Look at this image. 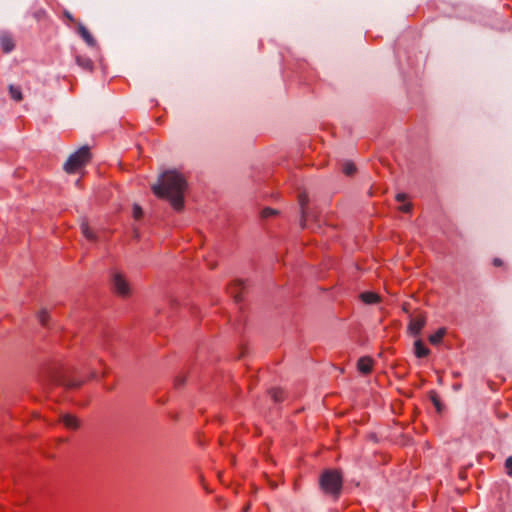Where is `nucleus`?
Listing matches in <instances>:
<instances>
[{
  "label": "nucleus",
  "mask_w": 512,
  "mask_h": 512,
  "mask_svg": "<svg viewBox=\"0 0 512 512\" xmlns=\"http://www.w3.org/2000/svg\"><path fill=\"white\" fill-rule=\"evenodd\" d=\"M186 187V180L180 173L168 170L158 177V181L151 186V189L157 197L168 200L174 209L181 210Z\"/></svg>",
  "instance_id": "obj_1"
},
{
  "label": "nucleus",
  "mask_w": 512,
  "mask_h": 512,
  "mask_svg": "<svg viewBox=\"0 0 512 512\" xmlns=\"http://www.w3.org/2000/svg\"><path fill=\"white\" fill-rule=\"evenodd\" d=\"M319 484L325 494L337 499L342 490V476L336 470H326L320 476Z\"/></svg>",
  "instance_id": "obj_2"
},
{
  "label": "nucleus",
  "mask_w": 512,
  "mask_h": 512,
  "mask_svg": "<svg viewBox=\"0 0 512 512\" xmlns=\"http://www.w3.org/2000/svg\"><path fill=\"white\" fill-rule=\"evenodd\" d=\"M90 160V151L88 146H83L69 156L64 164V170L67 173H74Z\"/></svg>",
  "instance_id": "obj_3"
},
{
  "label": "nucleus",
  "mask_w": 512,
  "mask_h": 512,
  "mask_svg": "<svg viewBox=\"0 0 512 512\" xmlns=\"http://www.w3.org/2000/svg\"><path fill=\"white\" fill-rule=\"evenodd\" d=\"M111 284L113 291L121 296L128 297L131 293V288L129 282L125 278V276L120 272H113L111 276Z\"/></svg>",
  "instance_id": "obj_4"
},
{
  "label": "nucleus",
  "mask_w": 512,
  "mask_h": 512,
  "mask_svg": "<svg viewBox=\"0 0 512 512\" xmlns=\"http://www.w3.org/2000/svg\"><path fill=\"white\" fill-rule=\"evenodd\" d=\"M425 324H426V317L422 314H419L416 317L411 318V320L409 322L408 329L413 335L417 336L420 334V332L423 329V327L425 326Z\"/></svg>",
  "instance_id": "obj_5"
},
{
  "label": "nucleus",
  "mask_w": 512,
  "mask_h": 512,
  "mask_svg": "<svg viewBox=\"0 0 512 512\" xmlns=\"http://www.w3.org/2000/svg\"><path fill=\"white\" fill-rule=\"evenodd\" d=\"M245 289V283L241 280L234 281L228 288L229 293L236 302L242 300V292Z\"/></svg>",
  "instance_id": "obj_6"
},
{
  "label": "nucleus",
  "mask_w": 512,
  "mask_h": 512,
  "mask_svg": "<svg viewBox=\"0 0 512 512\" xmlns=\"http://www.w3.org/2000/svg\"><path fill=\"white\" fill-rule=\"evenodd\" d=\"M0 46L4 53H9L14 49V40L10 34L6 32L0 34Z\"/></svg>",
  "instance_id": "obj_7"
},
{
  "label": "nucleus",
  "mask_w": 512,
  "mask_h": 512,
  "mask_svg": "<svg viewBox=\"0 0 512 512\" xmlns=\"http://www.w3.org/2000/svg\"><path fill=\"white\" fill-rule=\"evenodd\" d=\"M78 33L89 46L94 47L96 45V41L91 35V33L81 23L78 25Z\"/></svg>",
  "instance_id": "obj_8"
},
{
  "label": "nucleus",
  "mask_w": 512,
  "mask_h": 512,
  "mask_svg": "<svg viewBox=\"0 0 512 512\" xmlns=\"http://www.w3.org/2000/svg\"><path fill=\"white\" fill-rule=\"evenodd\" d=\"M373 361L370 357H361L358 360L357 367L363 374H368L372 371Z\"/></svg>",
  "instance_id": "obj_9"
},
{
  "label": "nucleus",
  "mask_w": 512,
  "mask_h": 512,
  "mask_svg": "<svg viewBox=\"0 0 512 512\" xmlns=\"http://www.w3.org/2000/svg\"><path fill=\"white\" fill-rule=\"evenodd\" d=\"M63 424L69 429H78L80 426L79 420L71 414H65L61 417Z\"/></svg>",
  "instance_id": "obj_10"
},
{
  "label": "nucleus",
  "mask_w": 512,
  "mask_h": 512,
  "mask_svg": "<svg viewBox=\"0 0 512 512\" xmlns=\"http://www.w3.org/2000/svg\"><path fill=\"white\" fill-rule=\"evenodd\" d=\"M360 299L365 304H375L380 301V296L374 292H363L360 294Z\"/></svg>",
  "instance_id": "obj_11"
},
{
  "label": "nucleus",
  "mask_w": 512,
  "mask_h": 512,
  "mask_svg": "<svg viewBox=\"0 0 512 512\" xmlns=\"http://www.w3.org/2000/svg\"><path fill=\"white\" fill-rule=\"evenodd\" d=\"M76 63L84 70L91 71L93 69V62L88 57L77 55Z\"/></svg>",
  "instance_id": "obj_12"
},
{
  "label": "nucleus",
  "mask_w": 512,
  "mask_h": 512,
  "mask_svg": "<svg viewBox=\"0 0 512 512\" xmlns=\"http://www.w3.org/2000/svg\"><path fill=\"white\" fill-rule=\"evenodd\" d=\"M414 347L415 354L418 358L426 357L430 353V350L424 346L421 340H416L414 343Z\"/></svg>",
  "instance_id": "obj_13"
},
{
  "label": "nucleus",
  "mask_w": 512,
  "mask_h": 512,
  "mask_svg": "<svg viewBox=\"0 0 512 512\" xmlns=\"http://www.w3.org/2000/svg\"><path fill=\"white\" fill-rule=\"evenodd\" d=\"M308 202V197L306 194L302 193L299 195V204L301 206V226L304 228L305 227V218H306V210H305V205L307 204Z\"/></svg>",
  "instance_id": "obj_14"
},
{
  "label": "nucleus",
  "mask_w": 512,
  "mask_h": 512,
  "mask_svg": "<svg viewBox=\"0 0 512 512\" xmlns=\"http://www.w3.org/2000/svg\"><path fill=\"white\" fill-rule=\"evenodd\" d=\"M445 334H446V329L440 328L434 334L430 335L429 342L432 345H438L439 343H441Z\"/></svg>",
  "instance_id": "obj_15"
},
{
  "label": "nucleus",
  "mask_w": 512,
  "mask_h": 512,
  "mask_svg": "<svg viewBox=\"0 0 512 512\" xmlns=\"http://www.w3.org/2000/svg\"><path fill=\"white\" fill-rule=\"evenodd\" d=\"M80 228H81V232L83 233V235L90 241H96L97 237L96 235L94 234V232H92L88 226V223L83 221L80 225Z\"/></svg>",
  "instance_id": "obj_16"
},
{
  "label": "nucleus",
  "mask_w": 512,
  "mask_h": 512,
  "mask_svg": "<svg viewBox=\"0 0 512 512\" xmlns=\"http://www.w3.org/2000/svg\"><path fill=\"white\" fill-rule=\"evenodd\" d=\"M9 94L11 98L17 102L23 99L22 92L19 86L9 85Z\"/></svg>",
  "instance_id": "obj_17"
},
{
  "label": "nucleus",
  "mask_w": 512,
  "mask_h": 512,
  "mask_svg": "<svg viewBox=\"0 0 512 512\" xmlns=\"http://www.w3.org/2000/svg\"><path fill=\"white\" fill-rule=\"evenodd\" d=\"M342 170L344 174H346L347 176H351L356 172V166L352 162H345L343 164Z\"/></svg>",
  "instance_id": "obj_18"
},
{
  "label": "nucleus",
  "mask_w": 512,
  "mask_h": 512,
  "mask_svg": "<svg viewBox=\"0 0 512 512\" xmlns=\"http://www.w3.org/2000/svg\"><path fill=\"white\" fill-rule=\"evenodd\" d=\"M37 317H38L39 322L43 326L47 325V322H48V319H49V314H48V311L46 309H41L39 311Z\"/></svg>",
  "instance_id": "obj_19"
},
{
  "label": "nucleus",
  "mask_w": 512,
  "mask_h": 512,
  "mask_svg": "<svg viewBox=\"0 0 512 512\" xmlns=\"http://www.w3.org/2000/svg\"><path fill=\"white\" fill-rule=\"evenodd\" d=\"M430 399H431V401L433 402V404H434V406H435L436 410H437L438 412H441V411H442V405H441L440 400H439V398H438V396L436 395V393H435V392H432V393H431Z\"/></svg>",
  "instance_id": "obj_20"
},
{
  "label": "nucleus",
  "mask_w": 512,
  "mask_h": 512,
  "mask_svg": "<svg viewBox=\"0 0 512 512\" xmlns=\"http://www.w3.org/2000/svg\"><path fill=\"white\" fill-rule=\"evenodd\" d=\"M270 395L276 402H279L282 400V391L280 389L270 390Z\"/></svg>",
  "instance_id": "obj_21"
},
{
  "label": "nucleus",
  "mask_w": 512,
  "mask_h": 512,
  "mask_svg": "<svg viewBox=\"0 0 512 512\" xmlns=\"http://www.w3.org/2000/svg\"><path fill=\"white\" fill-rule=\"evenodd\" d=\"M133 216L135 219H140L141 216H142V209L139 205H134L133 206Z\"/></svg>",
  "instance_id": "obj_22"
},
{
  "label": "nucleus",
  "mask_w": 512,
  "mask_h": 512,
  "mask_svg": "<svg viewBox=\"0 0 512 512\" xmlns=\"http://www.w3.org/2000/svg\"><path fill=\"white\" fill-rule=\"evenodd\" d=\"M505 467L507 469V473L512 475V456L508 457L505 461Z\"/></svg>",
  "instance_id": "obj_23"
},
{
  "label": "nucleus",
  "mask_w": 512,
  "mask_h": 512,
  "mask_svg": "<svg viewBox=\"0 0 512 512\" xmlns=\"http://www.w3.org/2000/svg\"><path fill=\"white\" fill-rule=\"evenodd\" d=\"M274 214H276V211L271 209V208H266V209H264L262 211V216L263 217H269V216L274 215Z\"/></svg>",
  "instance_id": "obj_24"
},
{
  "label": "nucleus",
  "mask_w": 512,
  "mask_h": 512,
  "mask_svg": "<svg viewBox=\"0 0 512 512\" xmlns=\"http://www.w3.org/2000/svg\"><path fill=\"white\" fill-rule=\"evenodd\" d=\"M185 381H186L185 376H178V377L175 379V385H176L177 387L182 386V385H184V384H185Z\"/></svg>",
  "instance_id": "obj_25"
},
{
  "label": "nucleus",
  "mask_w": 512,
  "mask_h": 512,
  "mask_svg": "<svg viewBox=\"0 0 512 512\" xmlns=\"http://www.w3.org/2000/svg\"><path fill=\"white\" fill-rule=\"evenodd\" d=\"M399 209H400L402 212H404V213H409V212H411V210H412V204H411V203L404 204V205H403V206H401Z\"/></svg>",
  "instance_id": "obj_26"
},
{
  "label": "nucleus",
  "mask_w": 512,
  "mask_h": 512,
  "mask_svg": "<svg viewBox=\"0 0 512 512\" xmlns=\"http://www.w3.org/2000/svg\"><path fill=\"white\" fill-rule=\"evenodd\" d=\"M407 199V195L405 193H398L396 195V200L398 202H404Z\"/></svg>",
  "instance_id": "obj_27"
},
{
  "label": "nucleus",
  "mask_w": 512,
  "mask_h": 512,
  "mask_svg": "<svg viewBox=\"0 0 512 512\" xmlns=\"http://www.w3.org/2000/svg\"><path fill=\"white\" fill-rule=\"evenodd\" d=\"M493 264H494L495 266H501V265L503 264V262H502V260H501V259H499V258H495V259L493 260Z\"/></svg>",
  "instance_id": "obj_28"
},
{
  "label": "nucleus",
  "mask_w": 512,
  "mask_h": 512,
  "mask_svg": "<svg viewBox=\"0 0 512 512\" xmlns=\"http://www.w3.org/2000/svg\"><path fill=\"white\" fill-rule=\"evenodd\" d=\"M67 386H69V387H78V386H80V383L70 382V383L67 384Z\"/></svg>",
  "instance_id": "obj_29"
},
{
  "label": "nucleus",
  "mask_w": 512,
  "mask_h": 512,
  "mask_svg": "<svg viewBox=\"0 0 512 512\" xmlns=\"http://www.w3.org/2000/svg\"><path fill=\"white\" fill-rule=\"evenodd\" d=\"M65 15H66V17H67L69 20H71V21L73 20V17H72V15H71L69 12H66V13H65Z\"/></svg>",
  "instance_id": "obj_30"
},
{
  "label": "nucleus",
  "mask_w": 512,
  "mask_h": 512,
  "mask_svg": "<svg viewBox=\"0 0 512 512\" xmlns=\"http://www.w3.org/2000/svg\"><path fill=\"white\" fill-rule=\"evenodd\" d=\"M249 509H250V505L248 504V505H246V506L243 508V511H244V512H247V511H249Z\"/></svg>",
  "instance_id": "obj_31"
}]
</instances>
